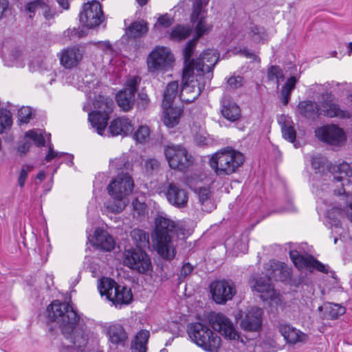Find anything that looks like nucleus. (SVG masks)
<instances>
[{
    "label": "nucleus",
    "instance_id": "obj_16",
    "mask_svg": "<svg viewBox=\"0 0 352 352\" xmlns=\"http://www.w3.org/2000/svg\"><path fill=\"white\" fill-rule=\"evenodd\" d=\"M315 134L319 140L331 145H340L345 141L343 130L335 124L320 127Z\"/></svg>",
    "mask_w": 352,
    "mask_h": 352
},
{
    "label": "nucleus",
    "instance_id": "obj_17",
    "mask_svg": "<svg viewBox=\"0 0 352 352\" xmlns=\"http://www.w3.org/2000/svg\"><path fill=\"white\" fill-rule=\"evenodd\" d=\"M322 100L320 104L321 114L329 118H350L349 111L341 109L338 104L333 102V95L331 93L322 94Z\"/></svg>",
    "mask_w": 352,
    "mask_h": 352
},
{
    "label": "nucleus",
    "instance_id": "obj_57",
    "mask_svg": "<svg viewBox=\"0 0 352 352\" xmlns=\"http://www.w3.org/2000/svg\"><path fill=\"white\" fill-rule=\"evenodd\" d=\"M192 270L193 267L189 263L184 264L180 271L179 278H185L192 273Z\"/></svg>",
    "mask_w": 352,
    "mask_h": 352
},
{
    "label": "nucleus",
    "instance_id": "obj_4",
    "mask_svg": "<svg viewBox=\"0 0 352 352\" xmlns=\"http://www.w3.org/2000/svg\"><path fill=\"white\" fill-rule=\"evenodd\" d=\"M244 160V156L241 152L225 148L214 153L208 163L217 176H225L235 173Z\"/></svg>",
    "mask_w": 352,
    "mask_h": 352
},
{
    "label": "nucleus",
    "instance_id": "obj_15",
    "mask_svg": "<svg viewBox=\"0 0 352 352\" xmlns=\"http://www.w3.org/2000/svg\"><path fill=\"white\" fill-rule=\"evenodd\" d=\"M124 263L129 268L140 274H144L151 269L148 255L142 250L133 249L124 252Z\"/></svg>",
    "mask_w": 352,
    "mask_h": 352
},
{
    "label": "nucleus",
    "instance_id": "obj_29",
    "mask_svg": "<svg viewBox=\"0 0 352 352\" xmlns=\"http://www.w3.org/2000/svg\"><path fill=\"white\" fill-rule=\"evenodd\" d=\"M299 113L305 118L314 119L321 115L320 107L315 102L305 100L299 102L297 107Z\"/></svg>",
    "mask_w": 352,
    "mask_h": 352
},
{
    "label": "nucleus",
    "instance_id": "obj_19",
    "mask_svg": "<svg viewBox=\"0 0 352 352\" xmlns=\"http://www.w3.org/2000/svg\"><path fill=\"white\" fill-rule=\"evenodd\" d=\"M262 314L263 311L258 307L248 309L241 320V329L246 331H258L262 326Z\"/></svg>",
    "mask_w": 352,
    "mask_h": 352
},
{
    "label": "nucleus",
    "instance_id": "obj_34",
    "mask_svg": "<svg viewBox=\"0 0 352 352\" xmlns=\"http://www.w3.org/2000/svg\"><path fill=\"white\" fill-rule=\"evenodd\" d=\"M150 336V333L147 330L140 331L135 337L134 341L131 344V349L133 352H146V345Z\"/></svg>",
    "mask_w": 352,
    "mask_h": 352
},
{
    "label": "nucleus",
    "instance_id": "obj_30",
    "mask_svg": "<svg viewBox=\"0 0 352 352\" xmlns=\"http://www.w3.org/2000/svg\"><path fill=\"white\" fill-rule=\"evenodd\" d=\"M221 112L222 116L231 122H234L241 116L239 107L234 102L228 100H223Z\"/></svg>",
    "mask_w": 352,
    "mask_h": 352
},
{
    "label": "nucleus",
    "instance_id": "obj_14",
    "mask_svg": "<svg viewBox=\"0 0 352 352\" xmlns=\"http://www.w3.org/2000/svg\"><path fill=\"white\" fill-rule=\"evenodd\" d=\"M103 18L102 6L99 1L96 0L85 3L82 11L79 14L80 23L89 28L99 25L102 22Z\"/></svg>",
    "mask_w": 352,
    "mask_h": 352
},
{
    "label": "nucleus",
    "instance_id": "obj_55",
    "mask_svg": "<svg viewBox=\"0 0 352 352\" xmlns=\"http://www.w3.org/2000/svg\"><path fill=\"white\" fill-rule=\"evenodd\" d=\"M316 270L319 272L327 273V270L326 268V266L323 265L320 261H317L312 256V259L311 260V264L310 267L309 268V270Z\"/></svg>",
    "mask_w": 352,
    "mask_h": 352
},
{
    "label": "nucleus",
    "instance_id": "obj_54",
    "mask_svg": "<svg viewBox=\"0 0 352 352\" xmlns=\"http://www.w3.org/2000/svg\"><path fill=\"white\" fill-rule=\"evenodd\" d=\"M98 44V48L102 50L106 54H109L111 56L116 55V52L109 41H100Z\"/></svg>",
    "mask_w": 352,
    "mask_h": 352
},
{
    "label": "nucleus",
    "instance_id": "obj_47",
    "mask_svg": "<svg viewBox=\"0 0 352 352\" xmlns=\"http://www.w3.org/2000/svg\"><path fill=\"white\" fill-rule=\"evenodd\" d=\"M45 6V0H34L26 4L25 9L30 13L29 17L32 18L35 12L38 9H41Z\"/></svg>",
    "mask_w": 352,
    "mask_h": 352
},
{
    "label": "nucleus",
    "instance_id": "obj_8",
    "mask_svg": "<svg viewBox=\"0 0 352 352\" xmlns=\"http://www.w3.org/2000/svg\"><path fill=\"white\" fill-rule=\"evenodd\" d=\"M95 107L98 110L89 113L88 119L92 126L96 129L97 133L102 135L107 125L109 115L112 112L113 102L109 98L100 96Z\"/></svg>",
    "mask_w": 352,
    "mask_h": 352
},
{
    "label": "nucleus",
    "instance_id": "obj_33",
    "mask_svg": "<svg viewBox=\"0 0 352 352\" xmlns=\"http://www.w3.org/2000/svg\"><path fill=\"white\" fill-rule=\"evenodd\" d=\"M319 309L324 310V317L327 319H336L338 316L343 315L346 309L339 304L327 302L323 307H320Z\"/></svg>",
    "mask_w": 352,
    "mask_h": 352
},
{
    "label": "nucleus",
    "instance_id": "obj_5",
    "mask_svg": "<svg viewBox=\"0 0 352 352\" xmlns=\"http://www.w3.org/2000/svg\"><path fill=\"white\" fill-rule=\"evenodd\" d=\"M206 83L205 76L195 74L193 63L189 62L183 70L179 99L186 103L195 101L204 89Z\"/></svg>",
    "mask_w": 352,
    "mask_h": 352
},
{
    "label": "nucleus",
    "instance_id": "obj_10",
    "mask_svg": "<svg viewBox=\"0 0 352 352\" xmlns=\"http://www.w3.org/2000/svg\"><path fill=\"white\" fill-rule=\"evenodd\" d=\"M174 62V56L168 47L157 46L147 58L148 70L151 73L166 71Z\"/></svg>",
    "mask_w": 352,
    "mask_h": 352
},
{
    "label": "nucleus",
    "instance_id": "obj_2",
    "mask_svg": "<svg viewBox=\"0 0 352 352\" xmlns=\"http://www.w3.org/2000/svg\"><path fill=\"white\" fill-rule=\"evenodd\" d=\"M176 224L170 219L159 215L155 221V230L151 234L157 252L164 258L172 259L175 250L172 241Z\"/></svg>",
    "mask_w": 352,
    "mask_h": 352
},
{
    "label": "nucleus",
    "instance_id": "obj_9",
    "mask_svg": "<svg viewBox=\"0 0 352 352\" xmlns=\"http://www.w3.org/2000/svg\"><path fill=\"white\" fill-rule=\"evenodd\" d=\"M164 153L169 166L173 169L184 170L192 163V156L186 148L180 144H168Z\"/></svg>",
    "mask_w": 352,
    "mask_h": 352
},
{
    "label": "nucleus",
    "instance_id": "obj_37",
    "mask_svg": "<svg viewBox=\"0 0 352 352\" xmlns=\"http://www.w3.org/2000/svg\"><path fill=\"white\" fill-rule=\"evenodd\" d=\"M289 256L297 268L309 270L310 267L312 256H303L300 254L296 250H292L289 252Z\"/></svg>",
    "mask_w": 352,
    "mask_h": 352
},
{
    "label": "nucleus",
    "instance_id": "obj_24",
    "mask_svg": "<svg viewBox=\"0 0 352 352\" xmlns=\"http://www.w3.org/2000/svg\"><path fill=\"white\" fill-rule=\"evenodd\" d=\"M278 331L284 337L285 340L292 344H296L299 342H305L307 336L296 329L285 323L278 325Z\"/></svg>",
    "mask_w": 352,
    "mask_h": 352
},
{
    "label": "nucleus",
    "instance_id": "obj_7",
    "mask_svg": "<svg viewBox=\"0 0 352 352\" xmlns=\"http://www.w3.org/2000/svg\"><path fill=\"white\" fill-rule=\"evenodd\" d=\"M98 289L101 296H106L107 299L112 301L116 305H127L133 299V295L129 288L118 285L111 278H101Z\"/></svg>",
    "mask_w": 352,
    "mask_h": 352
},
{
    "label": "nucleus",
    "instance_id": "obj_23",
    "mask_svg": "<svg viewBox=\"0 0 352 352\" xmlns=\"http://www.w3.org/2000/svg\"><path fill=\"white\" fill-rule=\"evenodd\" d=\"M133 131V125L128 118L121 117L114 119L110 123L109 132L111 136L127 135Z\"/></svg>",
    "mask_w": 352,
    "mask_h": 352
},
{
    "label": "nucleus",
    "instance_id": "obj_26",
    "mask_svg": "<svg viewBox=\"0 0 352 352\" xmlns=\"http://www.w3.org/2000/svg\"><path fill=\"white\" fill-rule=\"evenodd\" d=\"M107 335L109 340L116 345L124 346L127 340L125 330L119 324H111L107 329Z\"/></svg>",
    "mask_w": 352,
    "mask_h": 352
},
{
    "label": "nucleus",
    "instance_id": "obj_11",
    "mask_svg": "<svg viewBox=\"0 0 352 352\" xmlns=\"http://www.w3.org/2000/svg\"><path fill=\"white\" fill-rule=\"evenodd\" d=\"M212 328L219 332L226 338L234 342H241L243 346L246 342L243 337L239 334L232 321L222 314H216L210 319Z\"/></svg>",
    "mask_w": 352,
    "mask_h": 352
},
{
    "label": "nucleus",
    "instance_id": "obj_62",
    "mask_svg": "<svg viewBox=\"0 0 352 352\" xmlns=\"http://www.w3.org/2000/svg\"><path fill=\"white\" fill-rule=\"evenodd\" d=\"M8 6V0H0V17H1L4 11L7 9Z\"/></svg>",
    "mask_w": 352,
    "mask_h": 352
},
{
    "label": "nucleus",
    "instance_id": "obj_35",
    "mask_svg": "<svg viewBox=\"0 0 352 352\" xmlns=\"http://www.w3.org/2000/svg\"><path fill=\"white\" fill-rule=\"evenodd\" d=\"M148 31L147 24L143 21L132 23L125 30L128 38H135L142 36Z\"/></svg>",
    "mask_w": 352,
    "mask_h": 352
},
{
    "label": "nucleus",
    "instance_id": "obj_13",
    "mask_svg": "<svg viewBox=\"0 0 352 352\" xmlns=\"http://www.w3.org/2000/svg\"><path fill=\"white\" fill-rule=\"evenodd\" d=\"M210 289L213 300L219 305L231 300L236 293L235 285L231 280H215L211 283Z\"/></svg>",
    "mask_w": 352,
    "mask_h": 352
},
{
    "label": "nucleus",
    "instance_id": "obj_28",
    "mask_svg": "<svg viewBox=\"0 0 352 352\" xmlns=\"http://www.w3.org/2000/svg\"><path fill=\"white\" fill-rule=\"evenodd\" d=\"M195 192L197 195L201 210L207 212H211L214 208V206L212 200L210 188L209 187H200L195 189Z\"/></svg>",
    "mask_w": 352,
    "mask_h": 352
},
{
    "label": "nucleus",
    "instance_id": "obj_48",
    "mask_svg": "<svg viewBox=\"0 0 352 352\" xmlns=\"http://www.w3.org/2000/svg\"><path fill=\"white\" fill-rule=\"evenodd\" d=\"M25 136L32 140L38 146H43L45 144V138L41 131L30 130L26 133Z\"/></svg>",
    "mask_w": 352,
    "mask_h": 352
},
{
    "label": "nucleus",
    "instance_id": "obj_51",
    "mask_svg": "<svg viewBox=\"0 0 352 352\" xmlns=\"http://www.w3.org/2000/svg\"><path fill=\"white\" fill-rule=\"evenodd\" d=\"M140 82V78L138 76L129 78L126 82V87L124 89L126 91H130L135 95L138 85Z\"/></svg>",
    "mask_w": 352,
    "mask_h": 352
},
{
    "label": "nucleus",
    "instance_id": "obj_41",
    "mask_svg": "<svg viewBox=\"0 0 352 352\" xmlns=\"http://www.w3.org/2000/svg\"><path fill=\"white\" fill-rule=\"evenodd\" d=\"M298 80L296 77L292 76L289 78L285 85L283 86L281 89V100L284 105H287L289 102L291 93L292 90L295 88L296 83Z\"/></svg>",
    "mask_w": 352,
    "mask_h": 352
},
{
    "label": "nucleus",
    "instance_id": "obj_27",
    "mask_svg": "<svg viewBox=\"0 0 352 352\" xmlns=\"http://www.w3.org/2000/svg\"><path fill=\"white\" fill-rule=\"evenodd\" d=\"M164 109V124L168 127H174L179 123L180 116L183 112L181 107H174L173 105L163 107Z\"/></svg>",
    "mask_w": 352,
    "mask_h": 352
},
{
    "label": "nucleus",
    "instance_id": "obj_40",
    "mask_svg": "<svg viewBox=\"0 0 352 352\" xmlns=\"http://www.w3.org/2000/svg\"><path fill=\"white\" fill-rule=\"evenodd\" d=\"M265 36L266 31L265 28L256 25H251L246 33L247 38L254 43L261 42Z\"/></svg>",
    "mask_w": 352,
    "mask_h": 352
},
{
    "label": "nucleus",
    "instance_id": "obj_36",
    "mask_svg": "<svg viewBox=\"0 0 352 352\" xmlns=\"http://www.w3.org/2000/svg\"><path fill=\"white\" fill-rule=\"evenodd\" d=\"M133 242L140 250L149 247V234L141 229H133L130 233Z\"/></svg>",
    "mask_w": 352,
    "mask_h": 352
},
{
    "label": "nucleus",
    "instance_id": "obj_63",
    "mask_svg": "<svg viewBox=\"0 0 352 352\" xmlns=\"http://www.w3.org/2000/svg\"><path fill=\"white\" fill-rule=\"evenodd\" d=\"M30 146V144L29 142H25L19 147V151L21 153L25 154L28 151Z\"/></svg>",
    "mask_w": 352,
    "mask_h": 352
},
{
    "label": "nucleus",
    "instance_id": "obj_39",
    "mask_svg": "<svg viewBox=\"0 0 352 352\" xmlns=\"http://www.w3.org/2000/svg\"><path fill=\"white\" fill-rule=\"evenodd\" d=\"M179 85L177 81H173L168 84L164 93L162 107L173 105V100L178 94Z\"/></svg>",
    "mask_w": 352,
    "mask_h": 352
},
{
    "label": "nucleus",
    "instance_id": "obj_38",
    "mask_svg": "<svg viewBox=\"0 0 352 352\" xmlns=\"http://www.w3.org/2000/svg\"><path fill=\"white\" fill-rule=\"evenodd\" d=\"M271 280L272 279L270 278V276L261 277L256 280L254 288L258 292L266 293L269 297H272L274 294V290Z\"/></svg>",
    "mask_w": 352,
    "mask_h": 352
},
{
    "label": "nucleus",
    "instance_id": "obj_49",
    "mask_svg": "<svg viewBox=\"0 0 352 352\" xmlns=\"http://www.w3.org/2000/svg\"><path fill=\"white\" fill-rule=\"evenodd\" d=\"M32 110L28 107H23L18 111L19 120L21 123H28L32 118Z\"/></svg>",
    "mask_w": 352,
    "mask_h": 352
},
{
    "label": "nucleus",
    "instance_id": "obj_32",
    "mask_svg": "<svg viewBox=\"0 0 352 352\" xmlns=\"http://www.w3.org/2000/svg\"><path fill=\"white\" fill-rule=\"evenodd\" d=\"M205 341V346L201 347L204 351L206 352H220L222 346V340L215 331L212 330Z\"/></svg>",
    "mask_w": 352,
    "mask_h": 352
},
{
    "label": "nucleus",
    "instance_id": "obj_52",
    "mask_svg": "<svg viewBox=\"0 0 352 352\" xmlns=\"http://www.w3.org/2000/svg\"><path fill=\"white\" fill-rule=\"evenodd\" d=\"M173 19L168 14H165L161 15L158 18L157 22L155 25V27L158 28L159 26H161L162 28H167L173 23Z\"/></svg>",
    "mask_w": 352,
    "mask_h": 352
},
{
    "label": "nucleus",
    "instance_id": "obj_12",
    "mask_svg": "<svg viewBox=\"0 0 352 352\" xmlns=\"http://www.w3.org/2000/svg\"><path fill=\"white\" fill-rule=\"evenodd\" d=\"M209 0H195L190 15V21L195 23V32L197 38L208 33L212 25L206 21L207 10L206 8Z\"/></svg>",
    "mask_w": 352,
    "mask_h": 352
},
{
    "label": "nucleus",
    "instance_id": "obj_61",
    "mask_svg": "<svg viewBox=\"0 0 352 352\" xmlns=\"http://www.w3.org/2000/svg\"><path fill=\"white\" fill-rule=\"evenodd\" d=\"M240 53L248 58H253L256 59V56L252 52L248 50V49H243L240 50Z\"/></svg>",
    "mask_w": 352,
    "mask_h": 352
},
{
    "label": "nucleus",
    "instance_id": "obj_45",
    "mask_svg": "<svg viewBox=\"0 0 352 352\" xmlns=\"http://www.w3.org/2000/svg\"><path fill=\"white\" fill-rule=\"evenodd\" d=\"M283 137L290 142L296 140V133L294 128L288 122H284L281 126Z\"/></svg>",
    "mask_w": 352,
    "mask_h": 352
},
{
    "label": "nucleus",
    "instance_id": "obj_20",
    "mask_svg": "<svg viewBox=\"0 0 352 352\" xmlns=\"http://www.w3.org/2000/svg\"><path fill=\"white\" fill-rule=\"evenodd\" d=\"M267 276L276 281H286L291 277V269L287 264L274 260L266 264Z\"/></svg>",
    "mask_w": 352,
    "mask_h": 352
},
{
    "label": "nucleus",
    "instance_id": "obj_44",
    "mask_svg": "<svg viewBox=\"0 0 352 352\" xmlns=\"http://www.w3.org/2000/svg\"><path fill=\"white\" fill-rule=\"evenodd\" d=\"M12 124L11 113L7 109H0V133L10 129Z\"/></svg>",
    "mask_w": 352,
    "mask_h": 352
},
{
    "label": "nucleus",
    "instance_id": "obj_50",
    "mask_svg": "<svg viewBox=\"0 0 352 352\" xmlns=\"http://www.w3.org/2000/svg\"><path fill=\"white\" fill-rule=\"evenodd\" d=\"M245 83L243 77L241 76H232L227 80L228 87L230 89H237L243 87Z\"/></svg>",
    "mask_w": 352,
    "mask_h": 352
},
{
    "label": "nucleus",
    "instance_id": "obj_58",
    "mask_svg": "<svg viewBox=\"0 0 352 352\" xmlns=\"http://www.w3.org/2000/svg\"><path fill=\"white\" fill-rule=\"evenodd\" d=\"M63 153L56 152L52 148L50 147L49 152L45 156V159L47 162H50L54 158L60 157L63 156Z\"/></svg>",
    "mask_w": 352,
    "mask_h": 352
},
{
    "label": "nucleus",
    "instance_id": "obj_46",
    "mask_svg": "<svg viewBox=\"0 0 352 352\" xmlns=\"http://www.w3.org/2000/svg\"><path fill=\"white\" fill-rule=\"evenodd\" d=\"M150 135V129L147 126H140L133 135L134 139L140 143L145 142Z\"/></svg>",
    "mask_w": 352,
    "mask_h": 352
},
{
    "label": "nucleus",
    "instance_id": "obj_25",
    "mask_svg": "<svg viewBox=\"0 0 352 352\" xmlns=\"http://www.w3.org/2000/svg\"><path fill=\"white\" fill-rule=\"evenodd\" d=\"M94 245L100 250L110 252L115 247V241L111 235L102 229H96L95 231Z\"/></svg>",
    "mask_w": 352,
    "mask_h": 352
},
{
    "label": "nucleus",
    "instance_id": "obj_59",
    "mask_svg": "<svg viewBox=\"0 0 352 352\" xmlns=\"http://www.w3.org/2000/svg\"><path fill=\"white\" fill-rule=\"evenodd\" d=\"M159 166V162L154 159H150L146 162V169L148 171L156 170Z\"/></svg>",
    "mask_w": 352,
    "mask_h": 352
},
{
    "label": "nucleus",
    "instance_id": "obj_64",
    "mask_svg": "<svg viewBox=\"0 0 352 352\" xmlns=\"http://www.w3.org/2000/svg\"><path fill=\"white\" fill-rule=\"evenodd\" d=\"M58 3L61 6L63 9H68L69 7L68 0H57Z\"/></svg>",
    "mask_w": 352,
    "mask_h": 352
},
{
    "label": "nucleus",
    "instance_id": "obj_53",
    "mask_svg": "<svg viewBox=\"0 0 352 352\" xmlns=\"http://www.w3.org/2000/svg\"><path fill=\"white\" fill-rule=\"evenodd\" d=\"M326 163L327 160L321 155H316L311 158L312 167L316 170H318L319 171L321 168L322 169V171H324Z\"/></svg>",
    "mask_w": 352,
    "mask_h": 352
},
{
    "label": "nucleus",
    "instance_id": "obj_22",
    "mask_svg": "<svg viewBox=\"0 0 352 352\" xmlns=\"http://www.w3.org/2000/svg\"><path fill=\"white\" fill-rule=\"evenodd\" d=\"M82 57V52L79 48L73 47L61 52L60 61L65 68L71 69L77 66Z\"/></svg>",
    "mask_w": 352,
    "mask_h": 352
},
{
    "label": "nucleus",
    "instance_id": "obj_6",
    "mask_svg": "<svg viewBox=\"0 0 352 352\" xmlns=\"http://www.w3.org/2000/svg\"><path fill=\"white\" fill-rule=\"evenodd\" d=\"M195 45L196 41L192 39L187 43L184 49V64L186 65L189 62H192L194 64V71L196 70L197 74L204 76L205 73H208V74L205 78L210 80L212 77V74L210 73L219 60V55L214 50H207L195 60L191 58L194 53Z\"/></svg>",
    "mask_w": 352,
    "mask_h": 352
},
{
    "label": "nucleus",
    "instance_id": "obj_56",
    "mask_svg": "<svg viewBox=\"0 0 352 352\" xmlns=\"http://www.w3.org/2000/svg\"><path fill=\"white\" fill-rule=\"evenodd\" d=\"M31 170V167L26 166L25 168L23 167L20 173V175L19 177V184L21 187H23L25 180L28 177V173Z\"/></svg>",
    "mask_w": 352,
    "mask_h": 352
},
{
    "label": "nucleus",
    "instance_id": "obj_3",
    "mask_svg": "<svg viewBox=\"0 0 352 352\" xmlns=\"http://www.w3.org/2000/svg\"><path fill=\"white\" fill-rule=\"evenodd\" d=\"M133 186V180L128 173L119 174L107 187L111 199L105 203L107 208L114 213L122 212L127 204L126 197L131 193Z\"/></svg>",
    "mask_w": 352,
    "mask_h": 352
},
{
    "label": "nucleus",
    "instance_id": "obj_1",
    "mask_svg": "<svg viewBox=\"0 0 352 352\" xmlns=\"http://www.w3.org/2000/svg\"><path fill=\"white\" fill-rule=\"evenodd\" d=\"M47 314L51 321L59 324L63 334L74 346L81 348L86 346L88 333L80 323V316L70 304L54 300L47 307Z\"/></svg>",
    "mask_w": 352,
    "mask_h": 352
},
{
    "label": "nucleus",
    "instance_id": "obj_43",
    "mask_svg": "<svg viewBox=\"0 0 352 352\" xmlns=\"http://www.w3.org/2000/svg\"><path fill=\"white\" fill-rule=\"evenodd\" d=\"M284 74L282 69L277 65H272L267 69V78L269 80H276L277 87H279L280 80L284 79Z\"/></svg>",
    "mask_w": 352,
    "mask_h": 352
},
{
    "label": "nucleus",
    "instance_id": "obj_31",
    "mask_svg": "<svg viewBox=\"0 0 352 352\" xmlns=\"http://www.w3.org/2000/svg\"><path fill=\"white\" fill-rule=\"evenodd\" d=\"M135 96L130 91L124 89L120 91L116 96L118 105L124 111L131 110L135 103Z\"/></svg>",
    "mask_w": 352,
    "mask_h": 352
},
{
    "label": "nucleus",
    "instance_id": "obj_60",
    "mask_svg": "<svg viewBox=\"0 0 352 352\" xmlns=\"http://www.w3.org/2000/svg\"><path fill=\"white\" fill-rule=\"evenodd\" d=\"M48 0H45V6L41 9L43 10V16L46 20H50L54 17V13L48 6Z\"/></svg>",
    "mask_w": 352,
    "mask_h": 352
},
{
    "label": "nucleus",
    "instance_id": "obj_18",
    "mask_svg": "<svg viewBox=\"0 0 352 352\" xmlns=\"http://www.w3.org/2000/svg\"><path fill=\"white\" fill-rule=\"evenodd\" d=\"M165 195L168 201L176 208H184L187 206L188 195L187 191L176 183H169Z\"/></svg>",
    "mask_w": 352,
    "mask_h": 352
},
{
    "label": "nucleus",
    "instance_id": "obj_42",
    "mask_svg": "<svg viewBox=\"0 0 352 352\" xmlns=\"http://www.w3.org/2000/svg\"><path fill=\"white\" fill-rule=\"evenodd\" d=\"M192 30L189 27L178 25L172 30L170 37L175 41H182L188 38Z\"/></svg>",
    "mask_w": 352,
    "mask_h": 352
},
{
    "label": "nucleus",
    "instance_id": "obj_21",
    "mask_svg": "<svg viewBox=\"0 0 352 352\" xmlns=\"http://www.w3.org/2000/svg\"><path fill=\"white\" fill-rule=\"evenodd\" d=\"M210 327L201 322H194L190 324L188 333L191 340L200 348L205 346L206 338L210 333Z\"/></svg>",
    "mask_w": 352,
    "mask_h": 352
}]
</instances>
